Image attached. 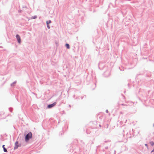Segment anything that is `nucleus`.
<instances>
[{
	"label": "nucleus",
	"instance_id": "nucleus-8",
	"mask_svg": "<svg viewBox=\"0 0 154 154\" xmlns=\"http://www.w3.org/2000/svg\"><path fill=\"white\" fill-rule=\"evenodd\" d=\"M150 143L152 146H153L154 144V143L153 142H151Z\"/></svg>",
	"mask_w": 154,
	"mask_h": 154
},
{
	"label": "nucleus",
	"instance_id": "nucleus-12",
	"mask_svg": "<svg viewBox=\"0 0 154 154\" xmlns=\"http://www.w3.org/2000/svg\"><path fill=\"white\" fill-rule=\"evenodd\" d=\"M154 152V149L152 151V152Z\"/></svg>",
	"mask_w": 154,
	"mask_h": 154
},
{
	"label": "nucleus",
	"instance_id": "nucleus-11",
	"mask_svg": "<svg viewBox=\"0 0 154 154\" xmlns=\"http://www.w3.org/2000/svg\"><path fill=\"white\" fill-rule=\"evenodd\" d=\"M106 113H108V110H106Z\"/></svg>",
	"mask_w": 154,
	"mask_h": 154
},
{
	"label": "nucleus",
	"instance_id": "nucleus-13",
	"mask_svg": "<svg viewBox=\"0 0 154 154\" xmlns=\"http://www.w3.org/2000/svg\"><path fill=\"white\" fill-rule=\"evenodd\" d=\"M153 126L154 127V124H153Z\"/></svg>",
	"mask_w": 154,
	"mask_h": 154
},
{
	"label": "nucleus",
	"instance_id": "nucleus-3",
	"mask_svg": "<svg viewBox=\"0 0 154 154\" xmlns=\"http://www.w3.org/2000/svg\"><path fill=\"white\" fill-rule=\"evenodd\" d=\"M56 104V102H54L52 104L49 105L48 106V107L49 108H52Z\"/></svg>",
	"mask_w": 154,
	"mask_h": 154
},
{
	"label": "nucleus",
	"instance_id": "nucleus-2",
	"mask_svg": "<svg viewBox=\"0 0 154 154\" xmlns=\"http://www.w3.org/2000/svg\"><path fill=\"white\" fill-rule=\"evenodd\" d=\"M16 37L17 39L18 42L20 44L21 42V39L20 36L18 35H16Z\"/></svg>",
	"mask_w": 154,
	"mask_h": 154
},
{
	"label": "nucleus",
	"instance_id": "nucleus-10",
	"mask_svg": "<svg viewBox=\"0 0 154 154\" xmlns=\"http://www.w3.org/2000/svg\"><path fill=\"white\" fill-rule=\"evenodd\" d=\"M33 17V19H35V18H36V16H34V17Z\"/></svg>",
	"mask_w": 154,
	"mask_h": 154
},
{
	"label": "nucleus",
	"instance_id": "nucleus-7",
	"mask_svg": "<svg viewBox=\"0 0 154 154\" xmlns=\"http://www.w3.org/2000/svg\"><path fill=\"white\" fill-rule=\"evenodd\" d=\"M51 23V21L50 20H49V21H46V23H47V25H48L49 24Z\"/></svg>",
	"mask_w": 154,
	"mask_h": 154
},
{
	"label": "nucleus",
	"instance_id": "nucleus-1",
	"mask_svg": "<svg viewBox=\"0 0 154 154\" xmlns=\"http://www.w3.org/2000/svg\"><path fill=\"white\" fill-rule=\"evenodd\" d=\"M32 134L31 132H30L28 133L26 136L25 137V140L27 142L28 141L29 139L31 138L32 137Z\"/></svg>",
	"mask_w": 154,
	"mask_h": 154
},
{
	"label": "nucleus",
	"instance_id": "nucleus-6",
	"mask_svg": "<svg viewBox=\"0 0 154 154\" xmlns=\"http://www.w3.org/2000/svg\"><path fill=\"white\" fill-rule=\"evenodd\" d=\"M66 46L68 49H69L70 48L69 45L68 44H66Z\"/></svg>",
	"mask_w": 154,
	"mask_h": 154
},
{
	"label": "nucleus",
	"instance_id": "nucleus-5",
	"mask_svg": "<svg viewBox=\"0 0 154 154\" xmlns=\"http://www.w3.org/2000/svg\"><path fill=\"white\" fill-rule=\"evenodd\" d=\"M2 147H3V148L4 149V151L5 152H7V151L6 149H5V145H3V146H2Z\"/></svg>",
	"mask_w": 154,
	"mask_h": 154
},
{
	"label": "nucleus",
	"instance_id": "nucleus-9",
	"mask_svg": "<svg viewBox=\"0 0 154 154\" xmlns=\"http://www.w3.org/2000/svg\"><path fill=\"white\" fill-rule=\"evenodd\" d=\"M47 25V27H48V29H49V28H50V26H49V25H48H48Z\"/></svg>",
	"mask_w": 154,
	"mask_h": 154
},
{
	"label": "nucleus",
	"instance_id": "nucleus-4",
	"mask_svg": "<svg viewBox=\"0 0 154 154\" xmlns=\"http://www.w3.org/2000/svg\"><path fill=\"white\" fill-rule=\"evenodd\" d=\"M18 144V142L17 141L15 143V146L14 147V149H17L18 148V147L19 146Z\"/></svg>",
	"mask_w": 154,
	"mask_h": 154
}]
</instances>
